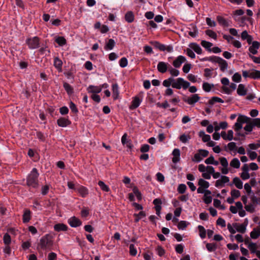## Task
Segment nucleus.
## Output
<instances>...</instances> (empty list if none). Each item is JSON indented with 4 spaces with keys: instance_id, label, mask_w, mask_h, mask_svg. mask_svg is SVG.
<instances>
[{
    "instance_id": "obj_1",
    "label": "nucleus",
    "mask_w": 260,
    "mask_h": 260,
    "mask_svg": "<svg viewBox=\"0 0 260 260\" xmlns=\"http://www.w3.org/2000/svg\"><path fill=\"white\" fill-rule=\"evenodd\" d=\"M39 173L37 169L33 168L26 178L27 185L32 188H37L38 186V177Z\"/></svg>"
},
{
    "instance_id": "obj_7",
    "label": "nucleus",
    "mask_w": 260,
    "mask_h": 260,
    "mask_svg": "<svg viewBox=\"0 0 260 260\" xmlns=\"http://www.w3.org/2000/svg\"><path fill=\"white\" fill-rule=\"evenodd\" d=\"M200 97L198 94H194L191 95L190 97H185L183 99V101L188 104L189 105H193L199 101Z\"/></svg>"
},
{
    "instance_id": "obj_14",
    "label": "nucleus",
    "mask_w": 260,
    "mask_h": 260,
    "mask_svg": "<svg viewBox=\"0 0 260 260\" xmlns=\"http://www.w3.org/2000/svg\"><path fill=\"white\" fill-rule=\"evenodd\" d=\"M259 47L260 43L256 41H253L251 46H250L249 48V51L250 53L253 55L257 54V50L259 48Z\"/></svg>"
},
{
    "instance_id": "obj_22",
    "label": "nucleus",
    "mask_w": 260,
    "mask_h": 260,
    "mask_svg": "<svg viewBox=\"0 0 260 260\" xmlns=\"http://www.w3.org/2000/svg\"><path fill=\"white\" fill-rule=\"evenodd\" d=\"M233 184L238 189H242L243 188V182L238 177H235L233 179V183H230L229 185L232 186Z\"/></svg>"
},
{
    "instance_id": "obj_64",
    "label": "nucleus",
    "mask_w": 260,
    "mask_h": 260,
    "mask_svg": "<svg viewBox=\"0 0 260 260\" xmlns=\"http://www.w3.org/2000/svg\"><path fill=\"white\" fill-rule=\"evenodd\" d=\"M49 185H45L44 186H43L42 187L41 189V193L43 195H46L48 193L49 190Z\"/></svg>"
},
{
    "instance_id": "obj_38",
    "label": "nucleus",
    "mask_w": 260,
    "mask_h": 260,
    "mask_svg": "<svg viewBox=\"0 0 260 260\" xmlns=\"http://www.w3.org/2000/svg\"><path fill=\"white\" fill-rule=\"evenodd\" d=\"M55 42L58 44L60 46H63L67 44V41L66 39L63 37H57L55 39Z\"/></svg>"
},
{
    "instance_id": "obj_11",
    "label": "nucleus",
    "mask_w": 260,
    "mask_h": 260,
    "mask_svg": "<svg viewBox=\"0 0 260 260\" xmlns=\"http://www.w3.org/2000/svg\"><path fill=\"white\" fill-rule=\"evenodd\" d=\"M186 60L185 57L179 55L173 62V66L176 68H179L181 64Z\"/></svg>"
},
{
    "instance_id": "obj_26",
    "label": "nucleus",
    "mask_w": 260,
    "mask_h": 260,
    "mask_svg": "<svg viewBox=\"0 0 260 260\" xmlns=\"http://www.w3.org/2000/svg\"><path fill=\"white\" fill-rule=\"evenodd\" d=\"M182 78H178L176 80L175 79L174 81H173L172 86L173 88L176 89H180L182 87Z\"/></svg>"
},
{
    "instance_id": "obj_42",
    "label": "nucleus",
    "mask_w": 260,
    "mask_h": 260,
    "mask_svg": "<svg viewBox=\"0 0 260 260\" xmlns=\"http://www.w3.org/2000/svg\"><path fill=\"white\" fill-rule=\"evenodd\" d=\"M215 103H223V101L221 98L217 96H214L208 102L209 104L210 105H213Z\"/></svg>"
},
{
    "instance_id": "obj_52",
    "label": "nucleus",
    "mask_w": 260,
    "mask_h": 260,
    "mask_svg": "<svg viewBox=\"0 0 260 260\" xmlns=\"http://www.w3.org/2000/svg\"><path fill=\"white\" fill-rule=\"evenodd\" d=\"M206 34L209 37L213 38L214 40L217 39V35L211 29H207L205 31Z\"/></svg>"
},
{
    "instance_id": "obj_21",
    "label": "nucleus",
    "mask_w": 260,
    "mask_h": 260,
    "mask_svg": "<svg viewBox=\"0 0 260 260\" xmlns=\"http://www.w3.org/2000/svg\"><path fill=\"white\" fill-rule=\"evenodd\" d=\"M53 65L55 68L58 70L61 71L62 69V61L58 57H55L54 58Z\"/></svg>"
},
{
    "instance_id": "obj_56",
    "label": "nucleus",
    "mask_w": 260,
    "mask_h": 260,
    "mask_svg": "<svg viewBox=\"0 0 260 260\" xmlns=\"http://www.w3.org/2000/svg\"><path fill=\"white\" fill-rule=\"evenodd\" d=\"M3 240L4 243L6 245H9L11 242V238L10 236L8 233L5 234L3 237Z\"/></svg>"
},
{
    "instance_id": "obj_5",
    "label": "nucleus",
    "mask_w": 260,
    "mask_h": 260,
    "mask_svg": "<svg viewBox=\"0 0 260 260\" xmlns=\"http://www.w3.org/2000/svg\"><path fill=\"white\" fill-rule=\"evenodd\" d=\"M248 117L244 116L243 115H239L237 122L235 124V129L238 131L242 128V124L247 122Z\"/></svg>"
},
{
    "instance_id": "obj_10",
    "label": "nucleus",
    "mask_w": 260,
    "mask_h": 260,
    "mask_svg": "<svg viewBox=\"0 0 260 260\" xmlns=\"http://www.w3.org/2000/svg\"><path fill=\"white\" fill-rule=\"evenodd\" d=\"M68 223L73 228H77L82 224L81 221L75 216H73L70 218L68 219Z\"/></svg>"
},
{
    "instance_id": "obj_58",
    "label": "nucleus",
    "mask_w": 260,
    "mask_h": 260,
    "mask_svg": "<svg viewBox=\"0 0 260 260\" xmlns=\"http://www.w3.org/2000/svg\"><path fill=\"white\" fill-rule=\"evenodd\" d=\"M247 154L251 160H254L257 157V153L255 151H252L250 150H247Z\"/></svg>"
},
{
    "instance_id": "obj_20",
    "label": "nucleus",
    "mask_w": 260,
    "mask_h": 260,
    "mask_svg": "<svg viewBox=\"0 0 260 260\" xmlns=\"http://www.w3.org/2000/svg\"><path fill=\"white\" fill-rule=\"evenodd\" d=\"M237 92L239 95L244 96L247 94V89L245 85L243 84H240L237 90Z\"/></svg>"
},
{
    "instance_id": "obj_45",
    "label": "nucleus",
    "mask_w": 260,
    "mask_h": 260,
    "mask_svg": "<svg viewBox=\"0 0 260 260\" xmlns=\"http://www.w3.org/2000/svg\"><path fill=\"white\" fill-rule=\"evenodd\" d=\"M175 79L172 77H170L168 79L165 80L162 82V85L167 87H170L172 85L173 81H174Z\"/></svg>"
},
{
    "instance_id": "obj_62",
    "label": "nucleus",
    "mask_w": 260,
    "mask_h": 260,
    "mask_svg": "<svg viewBox=\"0 0 260 260\" xmlns=\"http://www.w3.org/2000/svg\"><path fill=\"white\" fill-rule=\"evenodd\" d=\"M184 249V246L182 244H178L175 247V250L177 253L181 254L183 252Z\"/></svg>"
},
{
    "instance_id": "obj_18",
    "label": "nucleus",
    "mask_w": 260,
    "mask_h": 260,
    "mask_svg": "<svg viewBox=\"0 0 260 260\" xmlns=\"http://www.w3.org/2000/svg\"><path fill=\"white\" fill-rule=\"evenodd\" d=\"M87 91L88 92L92 93L93 94H96L101 92L102 87L91 85L87 88Z\"/></svg>"
},
{
    "instance_id": "obj_32",
    "label": "nucleus",
    "mask_w": 260,
    "mask_h": 260,
    "mask_svg": "<svg viewBox=\"0 0 260 260\" xmlns=\"http://www.w3.org/2000/svg\"><path fill=\"white\" fill-rule=\"evenodd\" d=\"M252 72L249 74V77L253 79H260V71L252 69Z\"/></svg>"
},
{
    "instance_id": "obj_3",
    "label": "nucleus",
    "mask_w": 260,
    "mask_h": 260,
    "mask_svg": "<svg viewBox=\"0 0 260 260\" xmlns=\"http://www.w3.org/2000/svg\"><path fill=\"white\" fill-rule=\"evenodd\" d=\"M26 44L30 49H35L40 46V38L37 36L26 40Z\"/></svg>"
},
{
    "instance_id": "obj_34",
    "label": "nucleus",
    "mask_w": 260,
    "mask_h": 260,
    "mask_svg": "<svg viewBox=\"0 0 260 260\" xmlns=\"http://www.w3.org/2000/svg\"><path fill=\"white\" fill-rule=\"evenodd\" d=\"M63 88L69 95H71L74 92V89L69 83L64 82Z\"/></svg>"
},
{
    "instance_id": "obj_6",
    "label": "nucleus",
    "mask_w": 260,
    "mask_h": 260,
    "mask_svg": "<svg viewBox=\"0 0 260 260\" xmlns=\"http://www.w3.org/2000/svg\"><path fill=\"white\" fill-rule=\"evenodd\" d=\"M219 161L221 165L222 166V168L220 169L221 173L224 175L228 174L230 169L228 168L229 163L227 159L225 157H222L219 158Z\"/></svg>"
},
{
    "instance_id": "obj_39",
    "label": "nucleus",
    "mask_w": 260,
    "mask_h": 260,
    "mask_svg": "<svg viewBox=\"0 0 260 260\" xmlns=\"http://www.w3.org/2000/svg\"><path fill=\"white\" fill-rule=\"evenodd\" d=\"M213 87L214 84H209L208 82H204L202 85L203 89L206 92H210Z\"/></svg>"
},
{
    "instance_id": "obj_19",
    "label": "nucleus",
    "mask_w": 260,
    "mask_h": 260,
    "mask_svg": "<svg viewBox=\"0 0 260 260\" xmlns=\"http://www.w3.org/2000/svg\"><path fill=\"white\" fill-rule=\"evenodd\" d=\"M71 123L70 121L66 118H60L57 120V124L59 126L66 127Z\"/></svg>"
},
{
    "instance_id": "obj_40",
    "label": "nucleus",
    "mask_w": 260,
    "mask_h": 260,
    "mask_svg": "<svg viewBox=\"0 0 260 260\" xmlns=\"http://www.w3.org/2000/svg\"><path fill=\"white\" fill-rule=\"evenodd\" d=\"M191 139L190 135L183 134L179 137V140L183 143H187Z\"/></svg>"
},
{
    "instance_id": "obj_25",
    "label": "nucleus",
    "mask_w": 260,
    "mask_h": 260,
    "mask_svg": "<svg viewBox=\"0 0 260 260\" xmlns=\"http://www.w3.org/2000/svg\"><path fill=\"white\" fill-rule=\"evenodd\" d=\"M252 239H256L260 236V228H254L250 234Z\"/></svg>"
},
{
    "instance_id": "obj_44",
    "label": "nucleus",
    "mask_w": 260,
    "mask_h": 260,
    "mask_svg": "<svg viewBox=\"0 0 260 260\" xmlns=\"http://www.w3.org/2000/svg\"><path fill=\"white\" fill-rule=\"evenodd\" d=\"M246 123L247 124L244 127V129L247 132H251L253 129V126L249 118H248L247 122Z\"/></svg>"
},
{
    "instance_id": "obj_55",
    "label": "nucleus",
    "mask_w": 260,
    "mask_h": 260,
    "mask_svg": "<svg viewBox=\"0 0 260 260\" xmlns=\"http://www.w3.org/2000/svg\"><path fill=\"white\" fill-rule=\"evenodd\" d=\"M186 190V186L184 184H180L178 185L177 191L179 193H184Z\"/></svg>"
},
{
    "instance_id": "obj_23",
    "label": "nucleus",
    "mask_w": 260,
    "mask_h": 260,
    "mask_svg": "<svg viewBox=\"0 0 260 260\" xmlns=\"http://www.w3.org/2000/svg\"><path fill=\"white\" fill-rule=\"evenodd\" d=\"M197 54H201L202 53V49L199 44L196 43H192L189 46Z\"/></svg>"
},
{
    "instance_id": "obj_28",
    "label": "nucleus",
    "mask_w": 260,
    "mask_h": 260,
    "mask_svg": "<svg viewBox=\"0 0 260 260\" xmlns=\"http://www.w3.org/2000/svg\"><path fill=\"white\" fill-rule=\"evenodd\" d=\"M54 229L57 232L66 231L68 229V226L63 223H58L54 225Z\"/></svg>"
},
{
    "instance_id": "obj_27",
    "label": "nucleus",
    "mask_w": 260,
    "mask_h": 260,
    "mask_svg": "<svg viewBox=\"0 0 260 260\" xmlns=\"http://www.w3.org/2000/svg\"><path fill=\"white\" fill-rule=\"evenodd\" d=\"M116 42L112 39H110L108 40V41L106 43L105 46V49L106 50H112L115 45Z\"/></svg>"
},
{
    "instance_id": "obj_17",
    "label": "nucleus",
    "mask_w": 260,
    "mask_h": 260,
    "mask_svg": "<svg viewBox=\"0 0 260 260\" xmlns=\"http://www.w3.org/2000/svg\"><path fill=\"white\" fill-rule=\"evenodd\" d=\"M219 60L217 63L219 64L220 69L222 72H224L228 68V64L226 60L221 57L217 58Z\"/></svg>"
},
{
    "instance_id": "obj_8",
    "label": "nucleus",
    "mask_w": 260,
    "mask_h": 260,
    "mask_svg": "<svg viewBox=\"0 0 260 260\" xmlns=\"http://www.w3.org/2000/svg\"><path fill=\"white\" fill-rule=\"evenodd\" d=\"M170 65L167 62L164 61H159L157 66V69L159 72L161 73H166L167 70H169Z\"/></svg>"
},
{
    "instance_id": "obj_4",
    "label": "nucleus",
    "mask_w": 260,
    "mask_h": 260,
    "mask_svg": "<svg viewBox=\"0 0 260 260\" xmlns=\"http://www.w3.org/2000/svg\"><path fill=\"white\" fill-rule=\"evenodd\" d=\"M208 154V151L204 149H199L198 152L194 154L192 160L196 162H199L204 157H207Z\"/></svg>"
},
{
    "instance_id": "obj_37",
    "label": "nucleus",
    "mask_w": 260,
    "mask_h": 260,
    "mask_svg": "<svg viewBox=\"0 0 260 260\" xmlns=\"http://www.w3.org/2000/svg\"><path fill=\"white\" fill-rule=\"evenodd\" d=\"M142 100L139 99V98L136 96L132 102L131 108H137L141 104Z\"/></svg>"
},
{
    "instance_id": "obj_61",
    "label": "nucleus",
    "mask_w": 260,
    "mask_h": 260,
    "mask_svg": "<svg viewBox=\"0 0 260 260\" xmlns=\"http://www.w3.org/2000/svg\"><path fill=\"white\" fill-rule=\"evenodd\" d=\"M231 194L233 198H238L240 196V192L236 189L232 190Z\"/></svg>"
},
{
    "instance_id": "obj_41",
    "label": "nucleus",
    "mask_w": 260,
    "mask_h": 260,
    "mask_svg": "<svg viewBox=\"0 0 260 260\" xmlns=\"http://www.w3.org/2000/svg\"><path fill=\"white\" fill-rule=\"evenodd\" d=\"M199 231V235L202 239H204L206 235V231L202 225H199L198 227Z\"/></svg>"
},
{
    "instance_id": "obj_63",
    "label": "nucleus",
    "mask_w": 260,
    "mask_h": 260,
    "mask_svg": "<svg viewBox=\"0 0 260 260\" xmlns=\"http://www.w3.org/2000/svg\"><path fill=\"white\" fill-rule=\"evenodd\" d=\"M253 127L256 126L257 127L260 128V119L259 118H255L252 120H250Z\"/></svg>"
},
{
    "instance_id": "obj_47",
    "label": "nucleus",
    "mask_w": 260,
    "mask_h": 260,
    "mask_svg": "<svg viewBox=\"0 0 260 260\" xmlns=\"http://www.w3.org/2000/svg\"><path fill=\"white\" fill-rule=\"evenodd\" d=\"M206 247L209 252L214 251L217 248L216 244L215 243H207Z\"/></svg>"
},
{
    "instance_id": "obj_13",
    "label": "nucleus",
    "mask_w": 260,
    "mask_h": 260,
    "mask_svg": "<svg viewBox=\"0 0 260 260\" xmlns=\"http://www.w3.org/2000/svg\"><path fill=\"white\" fill-rule=\"evenodd\" d=\"M75 190L83 198L86 197L88 194V189L83 186H78Z\"/></svg>"
},
{
    "instance_id": "obj_53",
    "label": "nucleus",
    "mask_w": 260,
    "mask_h": 260,
    "mask_svg": "<svg viewBox=\"0 0 260 260\" xmlns=\"http://www.w3.org/2000/svg\"><path fill=\"white\" fill-rule=\"evenodd\" d=\"M241 75L238 73H235L233 76H232V80L233 81L235 82H240L241 81Z\"/></svg>"
},
{
    "instance_id": "obj_35",
    "label": "nucleus",
    "mask_w": 260,
    "mask_h": 260,
    "mask_svg": "<svg viewBox=\"0 0 260 260\" xmlns=\"http://www.w3.org/2000/svg\"><path fill=\"white\" fill-rule=\"evenodd\" d=\"M201 44L203 47H204L205 49H206L208 51H209V52L211 51V49L210 48L213 46V44L212 43L207 42L205 40H203L201 41Z\"/></svg>"
},
{
    "instance_id": "obj_29",
    "label": "nucleus",
    "mask_w": 260,
    "mask_h": 260,
    "mask_svg": "<svg viewBox=\"0 0 260 260\" xmlns=\"http://www.w3.org/2000/svg\"><path fill=\"white\" fill-rule=\"evenodd\" d=\"M135 18L134 14L132 11H128L125 14V19L128 23H132L134 21Z\"/></svg>"
},
{
    "instance_id": "obj_31",
    "label": "nucleus",
    "mask_w": 260,
    "mask_h": 260,
    "mask_svg": "<svg viewBox=\"0 0 260 260\" xmlns=\"http://www.w3.org/2000/svg\"><path fill=\"white\" fill-rule=\"evenodd\" d=\"M230 166L235 169H239L240 167V160L237 158H234L231 161Z\"/></svg>"
},
{
    "instance_id": "obj_49",
    "label": "nucleus",
    "mask_w": 260,
    "mask_h": 260,
    "mask_svg": "<svg viewBox=\"0 0 260 260\" xmlns=\"http://www.w3.org/2000/svg\"><path fill=\"white\" fill-rule=\"evenodd\" d=\"M248 248L250 250L251 252L252 253H255L257 250V245L256 243H250L248 244Z\"/></svg>"
},
{
    "instance_id": "obj_50",
    "label": "nucleus",
    "mask_w": 260,
    "mask_h": 260,
    "mask_svg": "<svg viewBox=\"0 0 260 260\" xmlns=\"http://www.w3.org/2000/svg\"><path fill=\"white\" fill-rule=\"evenodd\" d=\"M213 69L206 68L204 69V76L207 78H210L212 77Z\"/></svg>"
},
{
    "instance_id": "obj_30",
    "label": "nucleus",
    "mask_w": 260,
    "mask_h": 260,
    "mask_svg": "<svg viewBox=\"0 0 260 260\" xmlns=\"http://www.w3.org/2000/svg\"><path fill=\"white\" fill-rule=\"evenodd\" d=\"M30 219V211L28 209H25L23 215V222H28Z\"/></svg>"
},
{
    "instance_id": "obj_43",
    "label": "nucleus",
    "mask_w": 260,
    "mask_h": 260,
    "mask_svg": "<svg viewBox=\"0 0 260 260\" xmlns=\"http://www.w3.org/2000/svg\"><path fill=\"white\" fill-rule=\"evenodd\" d=\"M188 224V222L186 221L182 220L178 223L177 227L179 230H184L185 229V228Z\"/></svg>"
},
{
    "instance_id": "obj_9",
    "label": "nucleus",
    "mask_w": 260,
    "mask_h": 260,
    "mask_svg": "<svg viewBox=\"0 0 260 260\" xmlns=\"http://www.w3.org/2000/svg\"><path fill=\"white\" fill-rule=\"evenodd\" d=\"M229 177L224 175L221 176V178L215 182V186L216 187H223L225 183H229Z\"/></svg>"
},
{
    "instance_id": "obj_12",
    "label": "nucleus",
    "mask_w": 260,
    "mask_h": 260,
    "mask_svg": "<svg viewBox=\"0 0 260 260\" xmlns=\"http://www.w3.org/2000/svg\"><path fill=\"white\" fill-rule=\"evenodd\" d=\"M245 222H246L245 224H239L237 223H233V226L235 228L236 231L241 233H244L246 231V226L248 223L247 219H245Z\"/></svg>"
},
{
    "instance_id": "obj_60",
    "label": "nucleus",
    "mask_w": 260,
    "mask_h": 260,
    "mask_svg": "<svg viewBox=\"0 0 260 260\" xmlns=\"http://www.w3.org/2000/svg\"><path fill=\"white\" fill-rule=\"evenodd\" d=\"M206 21L207 25L210 27H215L216 25L215 21L211 20L210 18L207 17L206 19Z\"/></svg>"
},
{
    "instance_id": "obj_48",
    "label": "nucleus",
    "mask_w": 260,
    "mask_h": 260,
    "mask_svg": "<svg viewBox=\"0 0 260 260\" xmlns=\"http://www.w3.org/2000/svg\"><path fill=\"white\" fill-rule=\"evenodd\" d=\"M98 185L101 189L104 191L108 192L110 190L109 187L102 181H99Z\"/></svg>"
},
{
    "instance_id": "obj_33",
    "label": "nucleus",
    "mask_w": 260,
    "mask_h": 260,
    "mask_svg": "<svg viewBox=\"0 0 260 260\" xmlns=\"http://www.w3.org/2000/svg\"><path fill=\"white\" fill-rule=\"evenodd\" d=\"M150 43L155 48L159 49L160 51H164V44L157 41H151Z\"/></svg>"
},
{
    "instance_id": "obj_36",
    "label": "nucleus",
    "mask_w": 260,
    "mask_h": 260,
    "mask_svg": "<svg viewBox=\"0 0 260 260\" xmlns=\"http://www.w3.org/2000/svg\"><path fill=\"white\" fill-rule=\"evenodd\" d=\"M198 185L204 189H207L209 187V183L203 179H200L198 181Z\"/></svg>"
},
{
    "instance_id": "obj_24",
    "label": "nucleus",
    "mask_w": 260,
    "mask_h": 260,
    "mask_svg": "<svg viewBox=\"0 0 260 260\" xmlns=\"http://www.w3.org/2000/svg\"><path fill=\"white\" fill-rule=\"evenodd\" d=\"M216 19L219 24L223 27H228L230 26L229 22L222 16L219 15L217 16Z\"/></svg>"
},
{
    "instance_id": "obj_16",
    "label": "nucleus",
    "mask_w": 260,
    "mask_h": 260,
    "mask_svg": "<svg viewBox=\"0 0 260 260\" xmlns=\"http://www.w3.org/2000/svg\"><path fill=\"white\" fill-rule=\"evenodd\" d=\"M153 203L155 205L156 214L157 215H159L160 214V210L161 209V207L160 206L161 204V200L159 199H155L153 200Z\"/></svg>"
},
{
    "instance_id": "obj_54",
    "label": "nucleus",
    "mask_w": 260,
    "mask_h": 260,
    "mask_svg": "<svg viewBox=\"0 0 260 260\" xmlns=\"http://www.w3.org/2000/svg\"><path fill=\"white\" fill-rule=\"evenodd\" d=\"M255 207V206L252 203L248 205L246 204L245 205V208L246 210L247 211L251 212V213H252L254 212Z\"/></svg>"
},
{
    "instance_id": "obj_46",
    "label": "nucleus",
    "mask_w": 260,
    "mask_h": 260,
    "mask_svg": "<svg viewBox=\"0 0 260 260\" xmlns=\"http://www.w3.org/2000/svg\"><path fill=\"white\" fill-rule=\"evenodd\" d=\"M250 200L252 204H253L255 206L257 205H260V198L257 197L254 194L252 195L250 197Z\"/></svg>"
},
{
    "instance_id": "obj_2",
    "label": "nucleus",
    "mask_w": 260,
    "mask_h": 260,
    "mask_svg": "<svg viewBox=\"0 0 260 260\" xmlns=\"http://www.w3.org/2000/svg\"><path fill=\"white\" fill-rule=\"evenodd\" d=\"M53 244L52 236L50 234H46L40 239L38 246L42 250L50 249Z\"/></svg>"
},
{
    "instance_id": "obj_51",
    "label": "nucleus",
    "mask_w": 260,
    "mask_h": 260,
    "mask_svg": "<svg viewBox=\"0 0 260 260\" xmlns=\"http://www.w3.org/2000/svg\"><path fill=\"white\" fill-rule=\"evenodd\" d=\"M119 66L121 68H125L128 64V61L126 57H122L119 61Z\"/></svg>"
},
{
    "instance_id": "obj_57",
    "label": "nucleus",
    "mask_w": 260,
    "mask_h": 260,
    "mask_svg": "<svg viewBox=\"0 0 260 260\" xmlns=\"http://www.w3.org/2000/svg\"><path fill=\"white\" fill-rule=\"evenodd\" d=\"M169 71L172 76L177 77L179 74V71L173 68L171 66L169 68Z\"/></svg>"
},
{
    "instance_id": "obj_15",
    "label": "nucleus",
    "mask_w": 260,
    "mask_h": 260,
    "mask_svg": "<svg viewBox=\"0 0 260 260\" xmlns=\"http://www.w3.org/2000/svg\"><path fill=\"white\" fill-rule=\"evenodd\" d=\"M173 157L172 158V161L174 164H176L180 161V151L178 148H175L172 152Z\"/></svg>"
},
{
    "instance_id": "obj_59",
    "label": "nucleus",
    "mask_w": 260,
    "mask_h": 260,
    "mask_svg": "<svg viewBox=\"0 0 260 260\" xmlns=\"http://www.w3.org/2000/svg\"><path fill=\"white\" fill-rule=\"evenodd\" d=\"M129 252L133 256H135L137 253V250L135 245L133 244H131L129 245Z\"/></svg>"
}]
</instances>
